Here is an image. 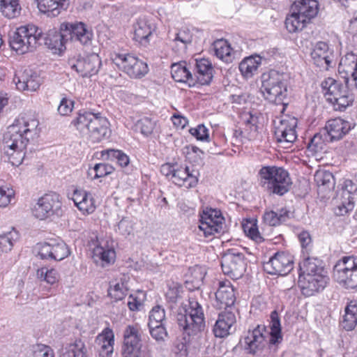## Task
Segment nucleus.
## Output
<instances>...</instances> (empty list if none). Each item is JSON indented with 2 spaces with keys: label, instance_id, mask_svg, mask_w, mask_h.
Wrapping results in <instances>:
<instances>
[{
  "label": "nucleus",
  "instance_id": "nucleus-61",
  "mask_svg": "<svg viewBox=\"0 0 357 357\" xmlns=\"http://www.w3.org/2000/svg\"><path fill=\"white\" fill-rule=\"evenodd\" d=\"M96 176L98 178L106 176L114 172V167L106 163L95 165Z\"/></svg>",
  "mask_w": 357,
  "mask_h": 357
},
{
  "label": "nucleus",
  "instance_id": "nucleus-26",
  "mask_svg": "<svg viewBox=\"0 0 357 357\" xmlns=\"http://www.w3.org/2000/svg\"><path fill=\"white\" fill-rule=\"evenodd\" d=\"M199 174V170L190 171L188 167H182L177 164L171 181L177 185L189 188L197 185Z\"/></svg>",
  "mask_w": 357,
  "mask_h": 357
},
{
  "label": "nucleus",
  "instance_id": "nucleus-52",
  "mask_svg": "<svg viewBox=\"0 0 357 357\" xmlns=\"http://www.w3.org/2000/svg\"><path fill=\"white\" fill-rule=\"evenodd\" d=\"M214 72L212 63L202 58V85H208L211 82Z\"/></svg>",
  "mask_w": 357,
  "mask_h": 357
},
{
  "label": "nucleus",
  "instance_id": "nucleus-43",
  "mask_svg": "<svg viewBox=\"0 0 357 357\" xmlns=\"http://www.w3.org/2000/svg\"><path fill=\"white\" fill-rule=\"evenodd\" d=\"M357 67V55L353 52H347L340 60L339 71L345 74Z\"/></svg>",
  "mask_w": 357,
  "mask_h": 357
},
{
  "label": "nucleus",
  "instance_id": "nucleus-47",
  "mask_svg": "<svg viewBox=\"0 0 357 357\" xmlns=\"http://www.w3.org/2000/svg\"><path fill=\"white\" fill-rule=\"evenodd\" d=\"M165 312L164 308L156 305L152 308L149 313V321L148 325L165 324Z\"/></svg>",
  "mask_w": 357,
  "mask_h": 357
},
{
  "label": "nucleus",
  "instance_id": "nucleus-59",
  "mask_svg": "<svg viewBox=\"0 0 357 357\" xmlns=\"http://www.w3.org/2000/svg\"><path fill=\"white\" fill-rule=\"evenodd\" d=\"M325 142H330L329 138H326L324 136V130L319 133H317L311 139L309 144L310 147H313L315 151L322 149Z\"/></svg>",
  "mask_w": 357,
  "mask_h": 357
},
{
  "label": "nucleus",
  "instance_id": "nucleus-51",
  "mask_svg": "<svg viewBox=\"0 0 357 357\" xmlns=\"http://www.w3.org/2000/svg\"><path fill=\"white\" fill-rule=\"evenodd\" d=\"M77 208L79 211H82L83 213L87 214L92 213L95 211L96 206L94 199L91 193L86 191L84 192L82 197V202Z\"/></svg>",
  "mask_w": 357,
  "mask_h": 357
},
{
  "label": "nucleus",
  "instance_id": "nucleus-42",
  "mask_svg": "<svg viewBox=\"0 0 357 357\" xmlns=\"http://www.w3.org/2000/svg\"><path fill=\"white\" fill-rule=\"evenodd\" d=\"M17 238V234L15 231L0 235V256L3 253H7L12 250L13 243Z\"/></svg>",
  "mask_w": 357,
  "mask_h": 357
},
{
  "label": "nucleus",
  "instance_id": "nucleus-31",
  "mask_svg": "<svg viewBox=\"0 0 357 357\" xmlns=\"http://www.w3.org/2000/svg\"><path fill=\"white\" fill-rule=\"evenodd\" d=\"M341 324L347 331L354 330L357 326V301H350L344 309V315Z\"/></svg>",
  "mask_w": 357,
  "mask_h": 357
},
{
  "label": "nucleus",
  "instance_id": "nucleus-30",
  "mask_svg": "<svg viewBox=\"0 0 357 357\" xmlns=\"http://www.w3.org/2000/svg\"><path fill=\"white\" fill-rule=\"evenodd\" d=\"M261 63V57L259 55H252L245 58L239 63V70L245 78L252 77L257 73L258 68Z\"/></svg>",
  "mask_w": 357,
  "mask_h": 357
},
{
  "label": "nucleus",
  "instance_id": "nucleus-18",
  "mask_svg": "<svg viewBox=\"0 0 357 357\" xmlns=\"http://www.w3.org/2000/svg\"><path fill=\"white\" fill-rule=\"evenodd\" d=\"M70 255L67 245L60 241L50 240L41 243L39 246L38 255L42 259H54L61 261Z\"/></svg>",
  "mask_w": 357,
  "mask_h": 357
},
{
  "label": "nucleus",
  "instance_id": "nucleus-53",
  "mask_svg": "<svg viewBox=\"0 0 357 357\" xmlns=\"http://www.w3.org/2000/svg\"><path fill=\"white\" fill-rule=\"evenodd\" d=\"M243 228L246 235L257 243H260L264 241L263 237L260 235L258 231L256 223L250 222L246 224H243Z\"/></svg>",
  "mask_w": 357,
  "mask_h": 357
},
{
  "label": "nucleus",
  "instance_id": "nucleus-33",
  "mask_svg": "<svg viewBox=\"0 0 357 357\" xmlns=\"http://www.w3.org/2000/svg\"><path fill=\"white\" fill-rule=\"evenodd\" d=\"M289 212L286 208L277 211H266L263 215L264 222L269 226L276 227L289 219Z\"/></svg>",
  "mask_w": 357,
  "mask_h": 357
},
{
  "label": "nucleus",
  "instance_id": "nucleus-8",
  "mask_svg": "<svg viewBox=\"0 0 357 357\" xmlns=\"http://www.w3.org/2000/svg\"><path fill=\"white\" fill-rule=\"evenodd\" d=\"M177 321L182 328L184 339L188 342L199 341L201 337V307L193 297H189V308L185 314H178Z\"/></svg>",
  "mask_w": 357,
  "mask_h": 357
},
{
  "label": "nucleus",
  "instance_id": "nucleus-9",
  "mask_svg": "<svg viewBox=\"0 0 357 357\" xmlns=\"http://www.w3.org/2000/svg\"><path fill=\"white\" fill-rule=\"evenodd\" d=\"M333 278L347 289H357V263L353 256L344 257L333 267Z\"/></svg>",
  "mask_w": 357,
  "mask_h": 357
},
{
  "label": "nucleus",
  "instance_id": "nucleus-16",
  "mask_svg": "<svg viewBox=\"0 0 357 357\" xmlns=\"http://www.w3.org/2000/svg\"><path fill=\"white\" fill-rule=\"evenodd\" d=\"M293 268V257L285 252H277L264 264V269L270 275H286Z\"/></svg>",
  "mask_w": 357,
  "mask_h": 357
},
{
  "label": "nucleus",
  "instance_id": "nucleus-21",
  "mask_svg": "<svg viewBox=\"0 0 357 357\" xmlns=\"http://www.w3.org/2000/svg\"><path fill=\"white\" fill-rule=\"evenodd\" d=\"M337 56L338 52H335L330 46H314L311 51V56L314 63L326 70L335 65Z\"/></svg>",
  "mask_w": 357,
  "mask_h": 357
},
{
  "label": "nucleus",
  "instance_id": "nucleus-22",
  "mask_svg": "<svg viewBox=\"0 0 357 357\" xmlns=\"http://www.w3.org/2000/svg\"><path fill=\"white\" fill-rule=\"evenodd\" d=\"M352 128L350 122L341 118L331 119L327 121L324 128V136L330 142L339 140L347 135Z\"/></svg>",
  "mask_w": 357,
  "mask_h": 357
},
{
  "label": "nucleus",
  "instance_id": "nucleus-34",
  "mask_svg": "<svg viewBox=\"0 0 357 357\" xmlns=\"http://www.w3.org/2000/svg\"><path fill=\"white\" fill-rule=\"evenodd\" d=\"M171 74L174 81L186 82L189 86L194 85L192 74L187 68L181 63H174L171 66Z\"/></svg>",
  "mask_w": 357,
  "mask_h": 357
},
{
  "label": "nucleus",
  "instance_id": "nucleus-4",
  "mask_svg": "<svg viewBox=\"0 0 357 357\" xmlns=\"http://www.w3.org/2000/svg\"><path fill=\"white\" fill-rule=\"evenodd\" d=\"M270 318L269 333L266 331L265 326H260L248 332L242 342L248 353L257 354L261 352L267 344H275L282 340L280 320L277 311H273Z\"/></svg>",
  "mask_w": 357,
  "mask_h": 357
},
{
  "label": "nucleus",
  "instance_id": "nucleus-12",
  "mask_svg": "<svg viewBox=\"0 0 357 357\" xmlns=\"http://www.w3.org/2000/svg\"><path fill=\"white\" fill-rule=\"evenodd\" d=\"M32 213L36 218L40 220L54 215L61 216L63 210L59 195L55 192L45 194L38 200L32 209Z\"/></svg>",
  "mask_w": 357,
  "mask_h": 357
},
{
  "label": "nucleus",
  "instance_id": "nucleus-44",
  "mask_svg": "<svg viewBox=\"0 0 357 357\" xmlns=\"http://www.w3.org/2000/svg\"><path fill=\"white\" fill-rule=\"evenodd\" d=\"M315 181L318 186L326 188L328 189L333 188L335 181L333 175L327 171L318 172L314 176Z\"/></svg>",
  "mask_w": 357,
  "mask_h": 357
},
{
  "label": "nucleus",
  "instance_id": "nucleus-27",
  "mask_svg": "<svg viewBox=\"0 0 357 357\" xmlns=\"http://www.w3.org/2000/svg\"><path fill=\"white\" fill-rule=\"evenodd\" d=\"M96 343L100 347V356H109L113 353L114 335L109 328H105L96 339Z\"/></svg>",
  "mask_w": 357,
  "mask_h": 357
},
{
  "label": "nucleus",
  "instance_id": "nucleus-29",
  "mask_svg": "<svg viewBox=\"0 0 357 357\" xmlns=\"http://www.w3.org/2000/svg\"><path fill=\"white\" fill-rule=\"evenodd\" d=\"M39 10L44 13H49L52 16H57L61 10H66L68 6V0H36Z\"/></svg>",
  "mask_w": 357,
  "mask_h": 357
},
{
  "label": "nucleus",
  "instance_id": "nucleus-54",
  "mask_svg": "<svg viewBox=\"0 0 357 357\" xmlns=\"http://www.w3.org/2000/svg\"><path fill=\"white\" fill-rule=\"evenodd\" d=\"M182 287L176 283H172L166 292L167 301L172 303H176L181 296Z\"/></svg>",
  "mask_w": 357,
  "mask_h": 357
},
{
  "label": "nucleus",
  "instance_id": "nucleus-2",
  "mask_svg": "<svg viewBox=\"0 0 357 357\" xmlns=\"http://www.w3.org/2000/svg\"><path fill=\"white\" fill-rule=\"evenodd\" d=\"M38 125L37 119L25 115L16 119L7 128L3 136L1 149L12 165L21 164L28 142L38 135Z\"/></svg>",
  "mask_w": 357,
  "mask_h": 357
},
{
  "label": "nucleus",
  "instance_id": "nucleus-11",
  "mask_svg": "<svg viewBox=\"0 0 357 357\" xmlns=\"http://www.w3.org/2000/svg\"><path fill=\"white\" fill-rule=\"evenodd\" d=\"M142 331L137 326H128L123 332L122 357H149L142 349Z\"/></svg>",
  "mask_w": 357,
  "mask_h": 357
},
{
  "label": "nucleus",
  "instance_id": "nucleus-50",
  "mask_svg": "<svg viewBox=\"0 0 357 357\" xmlns=\"http://www.w3.org/2000/svg\"><path fill=\"white\" fill-rule=\"evenodd\" d=\"M77 208L79 211H82L83 213L87 214L92 213L95 211L96 206L94 199L91 193L86 191L84 192L82 197V202Z\"/></svg>",
  "mask_w": 357,
  "mask_h": 357
},
{
  "label": "nucleus",
  "instance_id": "nucleus-41",
  "mask_svg": "<svg viewBox=\"0 0 357 357\" xmlns=\"http://www.w3.org/2000/svg\"><path fill=\"white\" fill-rule=\"evenodd\" d=\"M36 277L40 281H45L48 284H54L58 282L59 275L54 268L48 269L47 267H42L37 270Z\"/></svg>",
  "mask_w": 357,
  "mask_h": 357
},
{
  "label": "nucleus",
  "instance_id": "nucleus-32",
  "mask_svg": "<svg viewBox=\"0 0 357 357\" xmlns=\"http://www.w3.org/2000/svg\"><path fill=\"white\" fill-rule=\"evenodd\" d=\"M88 351L83 341L76 340L73 343L62 349L59 357H87Z\"/></svg>",
  "mask_w": 357,
  "mask_h": 357
},
{
  "label": "nucleus",
  "instance_id": "nucleus-46",
  "mask_svg": "<svg viewBox=\"0 0 357 357\" xmlns=\"http://www.w3.org/2000/svg\"><path fill=\"white\" fill-rule=\"evenodd\" d=\"M93 255L107 264L113 262L115 258V252L113 249H105L101 246H97L94 248Z\"/></svg>",
  "mask_w": 357,
  "mask_h": 357
},
{
  "label": "nucleus",
  "instance_id": "nucleus-23",
  "mask_svg": "<svg viewBox=\"0 0 357 357\" xmlns=\"http://www.w3.org/2000/svg\"><path fill=\"white\" fill-rule=\"evenodd\" d=\"M17 89L20 91H36L39 89L42 79L38 73L31 69H25L20 75L13 78Z\"/></svg>",
  "mask_w": 357,
  "mask_h": 357
},
{
  "label": "nucleus",
  "instance_id": "nucleus-57",
  "mask_svg": "<svg viewBox=\"0 0 357 357\" xmlns=\"http://www.w3.org/2000/svg\"><path fill=\"white\" fill-rule=\"evenodd\" d=\"M257 121V117L250 115L249 119L246 120V130L248 131V137L249 139H255L258 135V127L256 125Z\"/></svg>",
  "mask_w": 357,
  "mask_h": 357
},
{
  "label": "nucleus",
  "instance_id": "nucleus-7",
  "mask_svg": "<svg viewBox=\"0 0 357 357\" xmlns=\"http://www.w3.org/2000/svg\"><path fill=\"white\" fill-rule=\"evenodd\" d=\"M288 76L271 70L261 75V91L264 98L276 105L284 104L287 96Z\"/></svg>",
  "mask_w": 357,
  "mask_h": 357
},
{
  "label": "nucleus",
  "instance_id": "nucleus-58",
  "mask_svg": "<svg viewBox=\"0 0 357 357\" xmlns=\"http://www.w3.org/2000/svg\"><path fill=\"white\" fill-rule=\"evenodd\" d=\"M200 150L198 147L189 145L184 148V153L188 160L191 163H197L199 160Z\"/></svg>",
  "mask_w": 357,
  "mask_h": 357
},
{
  "label": "nucleus",
  "instance_id": "nucleus-40",
  "mask_svg": "<svg viewBox=\"0 0 357 357\" xmlns=\"http://www.w3.org/2000/svg\"><path fill=\"white\" fill-rule=\"evenodd\" d=\"M102 157L111 160H116L119 166L126 167L130 162L129 157L119 150L108 149L102 151Z\"/></svg>",
  "mask_w": 357,
  "mask_h": 357
},
{
  "label": "nucleus",
  "instance_id": "nucleus-55",
  "mask_svg": "<svg viewBox=\"0 0 357 357\" xmlns=\"http://www.w3.org/2000/svg\"><path fill=\"white\" fill-rule=\"evenodd\" d=\"M117 230L122 236L126 237L130 236L133 231V223L129 218H123L118 223Z\"/></svg>",
  "mask_w": 357,
  "mask_h": 357
},
{
  "label": "nucleus",
  "instance_id": "nucleus-37",
  "mask_svg": "<svg viewBox=\"0 0 357 357\" xmlns=\"http://www.w3.org/2000/svg\"><path fill=\"white\" fill-rule=\"evenodd\" d=\"M215 56L221 61L229 63L237 59L240 53L234 50L231 46H220L214 50Z\"/></svg>",
  "mask_w": 357,
  "mask_h": 357
},
{
  "label": "nucleus",
  "instance_id": "nucleus-63",
  "mask_svg": "<svg viewBox=\"0 0 357 357\" xmlns=\"http://www.w3.org/2000/svg\"><path fill=\"white\" fill-rule=\"evenodd\" d=\"M142 301L136 296L130 294L128 300V306L131 311H139L142 307Z\"/></svg>",
  "mask_w": 357,
  "mask_h": 357
},
{
  "label": "nucleus",
  "instance_id": "nucleus-38",
  "mask_svg": "<svg viewBox=\"0 0 357 357\" xmlns=\"http://www.w3.org/2000/svg\"><path fill=\"white\" fill-rule=\"evenodd\" d=\"M321 88L324 96L328 100V98L333 97L334 94L337 93L339 90L342 89L344 85L335 79L328 77L321 82Z\"/></svg>",
  "mask_w": 357,
  "mask_h": 357
},
{
  "label": "nucleus",
  "instance_id": "nucleus-24",
  "mask_svg": "<svg viewBox=\"0 0 357 357\" xmlns=\"http://www.w3.org/2000/svg\"><path fill=\"white\" fill-rule=\"evenodd\" d=\"M134 40L139 43H149L153 37L155 26L146 17H140L133 25Z\"/></svg>",
  "mask_w": 357,
  "mask_h": 357
},
{
  "label": "nucleus",
  "instance_id": "nucleus-45",
  "mask_svg": "<svg viewBox=\"0 0 357 357\" xmlns=\"http://www.w3.org/2000/svg\"><path fill=\"white\" fill-rule=\"evenodd\" d=\"M151 337L158 342H162L168 336L165 324L148 325Z\"/></svg>",
  "mask_w": 357,
  "mask_h": 357
},
{
  "label": "nucleus",
  "instance_id": "nucleus-35",
  "mask_svg": "<svg viewBox=\"0 0 357 357\" xmlns=\"http://www.w3.org/2000/svg\"><path fill=\"white\" fill-rule=\"evenodd\" d=\"M278 168L275 166H266L261 168L259 172L261 183L262 186L266 188L270 192L273 188V183L275 182L276 176L274 173L278 171Z\"/></svg>",
  "mask_w": 357,
  "mask_h": 357
},
{
  "label": "nucleus",
  "instance_id": "nucleus-19",
  "mask_svg": "<svg viewBox=\"0 0 357 357\" xmlns=\"http://www.w3.org/2000/svg\"><path fill=\"white\" fill-rule=\"evenodd\" d=\"M297 123V119L289 116H285L280 120L279 124L275 126V131L278 142L289 144L296 140Z\"/></svg>",
  "mask_w": 357,
  "mask_h": 357
},
{
  "label": "nucleus",
  "instance_id": "nucleus-6",
  "mask_svg": "<svg viewBox=\"0 0 357 357\" xmlns=\"http://www.w3.org/2000/svg\"><path fill=\"white\" fill-rule=\"evenodd\" d=\"M291 14L285 20V26L290 33L301 31L317 16L319 3L317 0L295 1L291 6Z\"/></svg>",
  "mask_w": 357,
  "mask_h": 357
},
{
  "label": "nucleus",
  "instance_id": "nucleus-56",
  "mask_svg": "<svg viewBox=\"0 0 357 357\" xmlns=\"http://www.w3.org/2000/svg\"><path fill=\"white\" fill-rule=\"evenodd\" d=\"M15 195L14 190L8 187L0 188V207L8 206Z\"/></svg>",
  "mask_w": 357,
  "mask_h": 357
},
{
  "label": "nucleus",
  "instance_id": "nucleus-13",
  "mask_svg": "<svg viewBox=\"0 0 357 357\" xmlns=\"http://www.w3.org/2000/svg\"><path fill=\"white\" fill-rule=\"evenodd\" d=\"M246 261L243 253L229 250L222 257L221 266L225 275L233 280L241 278L246 270Z\"/></svg>",
  "mask_w": 357,
  "mask_h": 357
},
{
  "label": "nucleus",
  "instance_id": "nucleus-15",
  "mask_svg": "<svg viewBox=\"0 0 357 357\" xmlns=\"http://www.w3.org/2000/svg\"><path fill=\"white\" fill-rule=\"evenodd\" d=\"M113 60L131 78L140 79L149 72L146 63L130 54H116Z\"/></svg>",
  "mask_w": 357,
  "mask_h": 357
},
{
  "label": "nucleus",
  "instance_id": "nucleus-14",
  "mask_svg": "<svg viewBox=\"0 0 357 357\" xmlns=\"http://www.w3.org/2000/svg\"><path fill=\"white\" fill-rule=\"evenodd\" d=\"M356 199V185L351 180H346L334 199L336 215H344L352 211L355 206Z\"/></svg>",
  "mask_w": 357,
  "mask_h": 357
},
{
  "label": "nucleus",
  "instance_id": "nucleus-28",
  "mask_svg": "<svg viewBox=\"0 0 357 357\" xmlns=\"http://www.w3.org/2000/svg\"><path fill=\"white\" fill-rule=\"evenodd\" d=\"M274 174L276 178L273 183L274 186H273L271 193L282 196L289 190L292 182L287 171L282 167H279L278 171Z\"/></svg>",
  "mask_w": 357,
  "mask_h": 357
},
{
  "label": "nucleus",
  "instance_id": "nucleus-64",
  "mask_svg": "<svg viewBox=\"0 0 357 357\" xmlns=\"http://www.w3.org/2000/svg\"><path fill=\"white\" fill-rule=\"evenodd\" d=\"M192 37L188 29H183L176 33V37L174 39V41H179L183 44H188L192 42Z\"/></svg>",
  "mask_w": 357,
  "mask_h": 357
},
{
  "label": "nucleus",
  "instance_id": "nucleus-36",
  "mask_svg": "<svg viewBox=\"0 0 357 357\" xmlns=\"http://www.w3.org/2000/svg\"><path fill=\"white\" fill-rule=\"evenodd\" d=\"M0 12L8 19L17 17L21 12L19 0H0Z\"/></svg>",
  "mask_w": 357,
  "mask_h": 357
},
{
  "label": "nucleus",
  "instance_id": "nucleus-25",
  "mask_svg": "<svg viewBox=\"0 0 357 357\" xmlns=\"http://www.w3.org/2000/svg\"><path fill=\"white\" fill-rule=\"evenodd\" d=\"M100 59L96 53H92L87 56H84L77 59V63L73 65L81 76L91 77L98 73L100 66Z\"/></svg>",
  "mask_w": 357,
  "mask_h": 357
},
{
  "label": "nucleus",
  "instance_id": "nucleus-39",
  "mask_svg": "<svg viewBox=\"0 0 357 357\" xmlns=\"http://www.w3.org/2000/svg\"><path fill=\"white\" fill-rule=\"evenodd\" d=\"M128 290L127 282L121 280V282L117 281H112L110 282V286L108 289L109 296L114 298L116 301L122 300Z\"/></svg>",
  "mask_w": 357,
  "mask_h": 357
},
{
  "label": "nucleus",
  "instance_id": "nucleus-1",
  "mask_svg": "<svg viewBox=\"0 0 357 357\" xmlns=\"http://www.w3.org/2000/svg\"><path fill=\"white\" fill-rule=\"evenodd\" d=\"M93 33L82 22L61 25L60 31L50 30L44 34L35 25L22 26L9 35V45H66L80 43L86 45L91 41Z\"/></svg>",
  "mask_w": 357,
  "mask_h": 357
},
{
  "label": "nucleus",
  "instance_id": "nucleus-20",
  "mask_svg": "<svg viewBox=\"0 0 357 357\" xmlns=\"http://www.w3.org/2000/svg\"><path fill=\"white\" fill-rule=\"evenodd\" d=\"M236 322V312L233 310L222 311L219 313L218 319L213 328L215 337H225L235 331Z\"/></svg>",
  "mask_w": 357,
  "mask_h": 357
},
{
  "label": "nucleus",
  "instance_id": "nucleus-5",
  "mask_svg": "<svg viewBox=\"0 0 357 357\" xmlns=\"http://www.w3.org/2000/svg\"><path fill=\"white\" fill-rule=\"evenodd\" d=\"M318 262L317 259L307 258L299 264L298 285L305 296L322 291L328 282L326 272Z\"/></svg>",
  "mask_w": 357,
  "mask_h": 357
},
{
  "label": "nucleus",
  "instance_id": "nucleus-17",
  "mask_svg": "<svg viewBox=\"0 0 357 357\" xmlns=\"http://www.w3.org/2000/svg\"><path fill=\"white\" fill-rule=\"evenodd\" d=\"M215 303L213 305L218 308H224V311L233 310L235 312L237 310L234 307L236 302L235 290L229 281H222L219 282V288L215 293Z\"/></svg>",
  "mask_w": 357,
  "mask_h": 357
},
{
  "label": "nucleus",
  "instance_id": "nucleus-60",
  "mask_svg": "<svg viewBox=\"0 0 357 357\" xmlns=\"http://www.w3.org/2000/svg\"><path fill=\"white\" fill-rule=\"evenodd\" d=\"M74 101L67 98H63L58 107V112L62 116L68 115L73 111Z\"/></svg>",
  "mask_w": 357,
  "mask_h": 357
},
{
  "label": "nucleus",
  "instance_id": "nucleus-10",
  "mask_svg": "<svg viewBox=\"0 0 357 357\" xmlns=\"http://www.w3.org/2000/svg\"><path fill=\"white\" fill-rule=\"evenodd\" d=\"M227 231L225 219L221 211L202 204V232L206 238H213L215 234Z\"/></svg>",
  "mask_w": 357,
  "mask_h": 357
},
{
  "label": "nucleus",
  "instance_id": "nucleus-62",
  "mask_svg": "<svg viewBox=\"0 0 357 357\" xmlns=\"http://www.w3.org/2000/svg\"><path fill=\"white\" fill-rule=\"evenodd\" d=\"M354 101V96L349 93H347L342 98H340L339 100H337L335 102L336 109L339 110H344L348 106L352 104Z\"/></svg>",
  "mask_w": 357,
  "mask_h": 357
},
{
  "label": "nucleus",
  "instance_id": "nucleus-49",
  "mask_svg": "<svg viewBox=\"0 0 357 357\" xmlns=\"http://www.w3.org/2000/svg\"><path fill=\"white\" fill-rule=\"evenodd\" d=\"M77 208L79 211H82L83 213L87 214L92 213L95 211L96 206L94 199L91 193L86 191L84 192L82 197V202Z\"/></svg>",
  "mask_w": 357,
  "mask_h": 357
},
{
  "label": "nucleus",
  "instance_id": "nucleus-3",
  "mask_svg": "<svg viewBox=\"0 0 357 357\" xmlns=\"http://www.w3.org/2000/svg\"><path fill=\"white\" fill-rule=\"evenodd\" d=\"M109 121L100 113L79 110L72 121L73 125L82 137L96 144L109 136Z\"/></svg>",
  "mask_w": 357,
  "mask_h": 357
},
{
  "label": "nucleus",
  "instance_id": "nucleus-48",
  "mask_svg": "<svg viewBox=\"0 0 357 357\" xmlns=\"http://www.w3.org/2000/svg\"><path fill=\"white\" fill-rule=\"evenodd\" d=\"M155 126V122L148 117L138 120L135 124L136 129L139 130L144 136L150 135L153 132Z\"/></svg>",
  "mask_w": 357,
  "mask_h": 357
}]
</instances>
